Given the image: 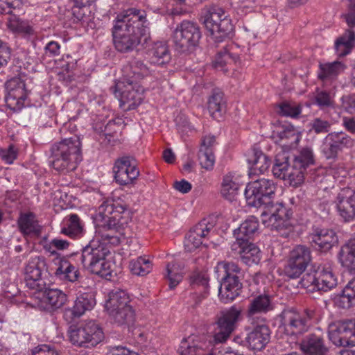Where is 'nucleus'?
I'll use <instances>...</instances> for the list:
<instances>
[{"instance_id":"obj_50","label":"nucleus","mask_w":355,"mask_h":355,"mask_svg":"<svg viewBox=\"0 0 355 355\" xmlns=\"http://www.w3.org/2000/svg\"><path fill=\"white\" fill-rule=\"evenodd\" d=\"M69 242L67 240L55 238L44 245V250L51 254H55L56 250H64L69 246Z\"/></svg>"},{"instance_id":"obj_38","label":"nucleus","mask_w":355,"mask_h":355,"mask_svg":"<svg viewBox=\"0 0 355 355\" xmlns=\"http://www.w3.org/2000/svg\"><path fill=\"white\" fill-rule=\"evenodd\" d=\"M130 302L129 295L124 291H112L109 293V297L106 301L105 308L107 312H109L130 306Z\"/></svg>"},{"instance_id":"obj_34","label":"nucleus","mask_w":355,"mask_h":355,"mask_svg":"<svg viewBox=\"0 0 355 355\" xmlns=\"http://www.w3.org/2000/svg\"><path fill=\"white\" fill-rule=\"evenodd\" d=\"M240 187L239 178L233 173L226 174L221 184V195L228 200H233Z\"/></svg>"},{"instance_id":"obj_30","label":"nucleus","mask_w":355,"mask_h":355,"mask_svg":"<svg viewBox=\"0 0 355 355\" xmlns=\"http://www.w3.org/2000/svg\"><path fill=\"white\" fill-rule=\"evenodd\" d=\"M41 292L42 300L46 303V308L49 309H58L63 306L67 301V295L60 289L47 288L44 286Z\"/></svg>"},{"instance_id":"obj_9","label":"nucleus","mask_w":355,"mask_h":355,"mask_svg":"<svg viewBox=\"0 0 355 355\" xmlns=\"http://www.w3.org/2000/svg\"><path fill=\"white\" fill-rule=\"evenodd\" d=\"M68 335L71 343L79 347L95 346L103 339V333L94 321L80 326H70Z\"/></svg>"},{"instance_id":"obj_37","label":"nucleus","mask_w":355,"mask_h":355,"mask_svg":"<svg viewBox=\"0 0 355 355\" xmlns=\"http://www.w3.org/2000/svg\"><path fill=\"white\" fill-rule=\"evenodd\" d=\"M7 27L13 33L26 37L33 33V29L28 21H24L15 15L9 14L7 18Z\"/></svg>"},{"instance_id":"obj_6","label":"nucleus","mask_w":355,"mask_h":355,"mask_svg":"<svg viewBox=\"0 0 355 355\" xmlns=\"http://www.w3.org/2000/svg\"><path fill=\"white\" fill-rule=\"evenodd\" d=\"M206 29L217 42L222 41L233 30L231 19L222 8L211 6L202 16Z\"/></svg>"},{"instance_id":"obj_53","label":"nucleus","mask_w":355,"mask_h":355,"mask_svg":"<svg viewBox=\"0 0 355 355\" xmlns=\"http://www.w3.org/2000/svg\"><path fill=\"white\" fill-rule=\"evenodd\" d=\"M279 109L280 113L285 116L296 117L301 113L300 105L287 102L281 104Z\"/></svg>"},{"instance_id":"obj_36","label":"nucleus","mask_w":355,"mask_h":355,"mask_svg":"<svg viewBox=\"0 0 355 355\" xmlns=\"http://www.w3.org/2000/svg\"><path fill=\"white\" fill-rule=\"evenodd\" d=\"M114 323L119 326L132 325L135 320V313L131 305L108 312Z\"/></svg>"},{"instance_id":"obj_59","label":"nucleus","mask_w":355,"mask_h":355,"mask_svg":"<svg viewBox=\"0 0 355 355\" xmlns=\"http://www.w3.org/2000/svg\"><path fill=\"white\" fill-rule=\"evenodd\" d=\"M10 49L6 43L0 40V69L6 66L10 59Z\"/></svg>"},{"instance_id":"obj_43","label":"nucleus","mask_w":355,"mask_h":355,"mask_svg":"<svg viewBox=\"0 0 355 355\" xmlns=\"http://www.w3.org/2000/svg\"><path fill=\"white\" fill-rule=\"evenodd\" d=\"M129 268L132 274L144 276L150 272L153 264L146 257H139L136 259L130 261Z\"/></svg>"},{"instance_id":"obj_64","label":"nucleus","mask_w":355,"mask_h":355,"mask_svg":"<svg viewBox=\"0 0 355 355\" xmlns=\"http://www.w3.org/2000/svg\"><path fill=\"white\" fill-rule=\"evenodd\" d=\"M110 355H139V354L129 350L128 348L122 346L114 347L110 352Z\"/></svg>"},{"instance_id":"obj_8","label":"nucleus","mask_w":355,"mask_h":355,"mask_svg":"<svg viewBox=\"0 0 355 355\" xmlns=\"http://www.w3.org/2000/svg\"><path fill=\"white\" fill-rule=\"evenodd\" d=\"M201 38V32L195 22L184 20L177 25L173 33V41L180 52H187L196 47Z\"/></svg>"},{"instance_id":"obj_32","label":"nucleus","mask_w":355,"mask_h":355,"mask_svg":"<svg viewBox=\"0 0 355 355\" xmlns=\"http://www.w3.org/2000/svg\"><path fill=\"white\" fill-rule=\"evenodd\" d=\"M208 110L211 116L216 119L220 118L226 110V101L224 94L218 89L213 90L208 99Z\"/></svg>"},{"instance_id":"obj_16","label":"nucleus","mask_w":355,"mask_h":355,"mask_svg":"<svg viewBox=\"0 0 355 355\" xmlns=\"http://www.w3.org/2000/svg\"><path fill=\"white\" fill-rule=\"evenodd\" d=\"M354 144V139L346 133L334 132L329 133L324 138L322 150L327 159H333L344 148H351Z\"/></svg>"},{"instance_id":"obj_49","label":"nucleus","mask_w":355,"mask_h":355,"mask_svg":"<svg viewBox=\"0 0 355 355\" xmlns=\"http://www.w3.org/2000/svg\"><path fill=\"white\" fill-rule=\"evenodd\" d=\"M277 135L281 140H291V144L297 142L299 139L297 130L291 125H285L281 127V130L277 132Z\"/></svg>"},{"instance_id":"obj_23","label":"nucleus","mask_w":355,"mask_h":355,"mask_svg":"<svg viewBox=\"0 0 355 355\" xmlns=\"http://www.w3.org/2000/svg\"><path fill=\"white\" fill-rule=\"evenodd\" d=\"M300 349L305 355H327V348L320 330L304 337L300 343Z\"/></svg>"},{"instance_id":"obj_18","label":"nucleus","mask_w":355,"mask_h":355,"mask_svg":"<svg viewBox=\"0 0 355 355\" xmlns=\"http://www.w3.org/2000/svg\"><path fill=\"white\" fill-rule=\"evenodd\" d=\"M116 182L121 185L132 183L139 175L135 160L131 157L118 159L113 167Z\"/></svg>"},{"instance_id":"obj_42","label":"nucleus","mask_w":355,"mask_h":355,"mask_svg":"<svg viewBox=\"0 0 355 355\" xmlns=\"http://www.w3.org/2000/svg\"><path fill=\"white\" fill-rule=\"evenodd\" d=\"M18 225L20 230L24 234H29L33 233L38 235L41 232V227L33 213L29 212L21 214L18 220Z\"/></svg>"},{"instance_id":"obj_19","label":"nucleus","mask_w":355,"mask_h":355,"mask_svg":"<svg viewBox=\"0 0 355 355\" xmlns=\"http://www.w3.org/2000/svg\"><path fill=\"white\" fill-rule=\"evenodd\" d=\"M339 216L345 221L355 219V190L345 187L338 193L334 201Z\"/></svg>"},{"instance_id":"obj_51","label":"nucleus","mask_w":355,"mask_h":355,"mask_svg":"<svg viewBox=\"0 0 355 355\" xmlns=\"http://www.w3.org/2000/svg\"><path fill=\"white\" fill-rule=\"evenodd\" d=\"M333 177L330 175H321L318 173L313 178V182L319 190L327 191L334 187Z\"/></svg>"},{"instance_id":"obj_24","label":"nucleus","mask_w":355,"mask_h":355,"mask_svg":"<svg viewBox=\"0 0 355 355\" xmlns=\"http://www.w3.org/2000/svg\"><path fill=\"white\" fill-rule=\"evenodd\" d=\"M311 242L320 250L327 251L338 242L336 232L329 229H317L310 236Z\"/></svg>"},{"instance_id":"obj_61","label":"nucleus","mask_w":355,"mask_h":355,"mask_svg":"<svg viewBox=\"0 0 355 355\" xmlns=\"http://www.w3.org/2000/svg\"><path fill=\"white\" fill-rule=\"evenodd\" d=\"M20 0H0V14H10L11 8L19 6Z\"/></svg>"},{"instance_id":"obj_28","label":"nucleus","mask_w":355,"mask_h":355,"mask_svg":"<svg viewBox=\"0 0 355 355\" xmlns=\"http://www.w3.org/2000/svg\"><path fill=\"white\" fill-rule=\"evenodd\" d=\"M259 222L256 217L251 216L243 222L239 227L234 230V236L237 243L250 241V239L257 233Z\"/></svg>"},{"instance_id":"obj_14","label":"nucleus","mask_w":355,"mask_h":355,"mask_svg":"<svg viewBox=\"0 0 355 355\" xmlns=\"http://www.w3.org/2000/svg\"><path fill=\"white\" fill-rule=\"evenodd\" d=\"M311 259V250L305 245H297L290 252L284 272L291 279L299 277L305 270Z\"/></svg>"},{"instance_id":"obj_58","label":"nucleus","mask_w":355,"mask_h":355,"mask_svg":"<svg viewBox=\"0 0 355 355\" xmlns=\"http://www.w3.org/2000/svg\"><path fill=\"white\" fill-rule=\"evenodd\" d=\"M229 59H232L234 62H236L239 59V55L231 53L229 49H225L223 51H220L218 53V58L216 60V65L219 64L222 66L227 62Z\"/></svg>"},{"instance_id":"obj_20","label":"nucleus","mask_w":355,"mask_h":355,"mask_svg":"<svg viewBox=\"0 0 355 355\" xmlns=\"http://www.w3.org/2000/svg\"><path fill=\"white\" fill-rule=\"evenodd\" d=\"M214 225L207 219H203L196 225L185 236L184 248L187 252H193L203 243L204 239L213 230Z\"/></svg>"},{"instance_id":"obj_1","label":"nucleus","mask_w":355,"mask_h":355,"mask_svg":"<svg viewBox=\"0 0 355 355\" xmlns=\"http://www.w3.org/2000/svg\"><path fill=\"white\" fill-rule=\"evenodd\" d=\"M125 205L119 202H103L97 210L96 222L99 227L110 232L101 235L103 241L96 239L89 241L82 250L81 261L83 266L92 273L108 279L112 276L113 264L107 259L110 250L106 244L116 246L121 243L118 232H112L123 223L121 214L127 211Z\"/></svg>"},{"instance_id":"obj_54","label":"nucleus","mask_w":355,"mask_h":355,"mask_svg":"<svg viewBox=\"0 0 355 355\" xmlns=\"http://www.w3.org/2000/svg\"><path fill=\"white\" fill-rule=\"evenodd\" d=\"M17 148L14 145H10L7 148L0 150V157L7 164H11L17 159Z\"/></svg>"},{"instance_id":"obj_25","label":"nucleus","mask_w":355,"mask_h":355,"mask_svg":"<svg viewBox=\"0 0 355 355\" xmlns=\"http://www.w3.org/2000/svg\"><path fill=\"white\" fill-rule=\"evenodd\" d=\"M233 250H239V253L243 263L247 265L257 264L259 263L261 254L257 246L250 241H244L243 243H234L232 245Z\"/></svg>"},{"instance_id":"obj_11","label":"nucleus","mask_w":355,"mask_h":355,"mask_svg":"<svg viewBox=\"0 0 355 355\" xmlns=\"http://www.w3.org/2000/svg\"><path fill=\"white\" fill-rule=\"evenodd\" d=\"M284 320L286 331L291 334H302L306 332L316 320L315 310L308 308L302 312L287 311L284 313Z\"/></svg>"},{"instance_id":"obj_15","label":"nucleus","mask_w":355,"mask_h":355,"mask_svg":"<svg viewBox=\"0 0 355 355\" xmlns=\"http://www.w3.org/2000/svg\"><path fill=\"white\" fill-rule=\"evenodd\" d=\"M247 331L245 343L250 349L253 350H261L268 343L270 338V331L266 324L265 320H260L259 322H248L245 327Z\"/></svg>"},{"instance_id":"obj_56","label":"nucleus","mask_w":355,"mask_h":355,"mask_svg":"<svg viewBox=\"0 0 355 355\" xmlns=\"http://www.w3.org/2000/svg\"><path fill=\"white\" fill-rule=\"evenodd\" d=\"M134 76L130 77V79H135L138 81V79H141L144 76H146L149 73L148 67L142 62L137 60L135 62L132 67Z\"/></svg>"},{"instance_id":"obj_7","label":"nucleus","mask_w":355,"mask_h":355,"mask_svg":"<svg viewBox=\"0 0 355 355\" xmlns=\"http://www.w3.org/2000/svg\"><path fill=\"white\" fill-rule=\"evenodd\" d=\"M111 89L119 98L120 107L124 111L135 109L144 98V89L135 79L123 78Z\"/></svg>"},{"instance_id":"obj_47","label":"nucleus","mask_w":355,"mask_h":355,"mask_svg":"<svg viewBox=\"0 0 355 355\" xmlns=\"http://www.w3.org/2000/svg\"><path fill=\"white\" fill-rule=\"evenodd\" d=\"M198 159L201 166L207 170L213 168L215 163L214 153L211 150L200 148L198 153Z\"/></svg>"},{"instance_id":"obj_48","label":"nucleus","mask_w":355,"mask_h":355,"mask_svg":"<svg viewBox=\"0 0 355 355\" xmlns=\"http://www.w3.org/2000/svg\"><path fill=\"white\" fill-rule=\"evenodd\" d=\"M200 349L193 343V338L189 337L183 339L178 349L180 355H197Z\"/></svg>"},{"instance_id":"obj_41","label":"nucleus","mask_w":355,"mask_h":355,"mask_svg":"<svg viewBox=\"0 0 355 355\" xmlns=\"http://www.w3.org/2000/svg\"><path fill=\"white\" fill-rule=\"evenodd\" d=\"M354 32L351 30H347L335 43V49L337 55L339 57H343L349 53L354 46Z\"/></svg>"},{"instance_id":"obj_31","label":"nucleus","mask_w":355,"mask_h":355,"mask_svg":"<svg viewBox=\"0 0 355 355\" xmlns=\"http://www.w3.org/2000/svg\"><path fill=\"white\" fill-rule=\"evenodd\" d=\"M318 291H327L335 287L337 279L333 273L330 263L320 265L317 268Z\"/></svg>"},{"instance_id":"obj_21","label":"nucleus","mask_w":355,"mask_h":355,"mask_svg":"<svg viewBox=\"0 0 355 355\" xmlns=\"http://www.w3.org/2000/svg\"><path fill=\"white\" fill-rule=\"evenodd\" d=\"M96 304V300L92 293H85L77 297L74 305L64 310V318L71 322L74 318L82 316L87 311L92 310Z\"/></svg>"},{"instance_id":"obj_13","label":"nucleus","mask_w":355,"mask_h":355,"mask_svg":"<svg viewBox=\"0 0 355 355\" xmlns=\"http://www.w3.org/2000/svg\"><path fill=\"white\" fill-rule=\"evenodd\" d=\"M328 336L336 346H355V320L337 321L330 324Z\"/></svg>"},{"instance_id":"obj_35","label":"nucleus","mask_w":355,"mask_h":355,"mask_svg":"<svg viewBox=\"0 0 355 355\" xmlns=\"http://www.w3.org/2000/svg\"><path fill=\"white\" fill-rule=\"evenodd\" d=\"M55 264L58 268L55 271V275L57 277L63 280H68L71 282H74L78 279L79 272L76 267L72 265L67 259H58Z\"/></svg>"},{"instance_id":"obj_12","label":"nucleus","mask_w":355,"mask_h":355,"mask_svg":"<svg viewBox=\"0 0 355 355\" xmlns=\"http://www.w3.org/2000/svg\"><path fill=\"white\" fill-rule=\"evenodd\" d=\"M241 317V309L235 306L221 311L216 322L217 331L214 336V341L216 344L226 342L236 329Z\"/></svg>"},{"instance_id":"obj_5","label":"nucleus","mask_w":355,"mask_h":355,"mask_svg":"<svg viewBox=\"0 0 355 355\" xmlns=\"http://www.w3.org/2000/svg\"><path fill=\"white\" fill-rule=\"evenodd\" d=\"M218 272L223 273L222 283L219 287V297L224 303H229L238 297L242 289L239 277L241 270L234 262H221L216 267Z\"/></svg>"},{"instance_id":"obj_22","label":"nucleus","mask_w":355,"mask_h":355,"mask_svg":"<svg viewBox=\"0 0 355 355\" xmlns=\"http://www.w3.org/2000/svg\"><path fill=\"white\" fill-rule=\"evenodd\" d=\"M271 297L269 295L261 294L252 298L248 305L247 311V321L254 322L265 320L264 318L257 316L259 313H266L272 309Z\"/></svg>"},{"instance_id":"obj_29","label":"nucleus","mask_w":355,"mask_h":355,"mask_svg":"<svg viewBox=\"0 0 355 355\" xmlns=\"http://www.w3.org/2000/svg\"><path fill=\"white\" fill-rule=\"evenodd\" d=\"M250 165V175H257L268 171L271 160L261 150L254 149L250 157L248 159Z\"/></svg>"},{"instance_id":"obj_52","label":"nucleus","mask_w":355,"mask_h":355,"mask_svg":"<svg viewBox=\"0 0 355 355\" xmlns=\"http://www.w3.org/2000/svg\"><path fill=\"white\" fill-rule=\"evenodd\" d=\"M315 103L320 108L333 106L334 101L329 93L325 91H318L314 98Z\"/></svg>"},{"instance_id":"obj_55","label":"nucleus","mask_w":355,"mask_h":355,"mask_svg":"<svg viewBox=\"0 0 355 355\" xmlns=\"http://www.w3.org/2000/svg\"><path fill=\"white\" fill-rule=\"evenodd\" d=\"M342 297L347 300L349 305H355V278L349 282L344 288Z\"/></svg>"},{"instance_id":"obj_10","label":"nucleus","mask_w":355,"mask_h":355,"mask_svg":"<svg viewBox=\"0 0 355 355\" xmlns=\"http://www.w3.org/2000/svg\"><path fill=\"white\" fill-rule=\"evenodd\" d=\"M305 171L306 169L295 166L294 163L291 165L286 153L276 155L272 173L275 177L288 181L291 186H300L304 182Z\"/></svg>"},{"instance_id":"obj_2","label":"nucleus","mask_w":355,"mask_h":355,"mask_svg":"<svg viewBox=\"0 0 355 355\" xmlns=\"http://www.w3.org/2000/svg\"><path fill=\"white\" fill-rule=\"evenodd\" d=\"M276 191V184L268 179H259L249 183L245 190L248 206L262 207L261 212L263 224L270 230L279 231L286 226L288 219L286 208L282 203L270 200Z\"/></svg>"},{"instance_id":"obj_62","label":"nucleus","mask_w":355,"mask_h":355,"mask_svg":"<svg viewBox=\"0 0 355 355\" xmlns=\"http://www.w3.org/2000/svg\"><path fill=\"white\" fill-rule=\"evenodd\" d=\"M60 45L58 42L51 41L44 47V55L49 57H55L60 54Z\"/></svg>"},{"instance_id":"obj_46","label":"nucleus","mask_w":355,"mask_h":355,"mask_svg":"<svg viewBox=\"0 0 355 355\" xmlns=\"http://www.w3.org/2000/svg\"><path fill=\"white\" fill-rule=\"evenodd\" d=\"M317 270L304 274L300 280L301 286L309 292L318 291Z\"/></svg>"},{"instance_id":"obj_33","label":"nucleus","mask_w":355,"mask_h":355,"mask_svg":"<svg viewBox=\"0 0 355 355\" xmlns=\"http://www.w3.org/2000/svg\"><path fill=\"white\" fill-rule=\"evenodd\" d=\"M345 69V65L339 61L327 62L319 64L318 77L324 83L331 81L342 73Z\"/></svg>"},{"instance_id":"obj_17","label":"nucleus","mask_w":355,"mask_h":355,"mask_svg":"<svg viewBox=\"0 0 355 355\" xmlns=\"http://www.w3.org/2000/svg\"><path fill=\"white\" fill-rule=\"evenodd\" d=\"M46 268L45 260L41 257L31 258L24 269L25 282L26 286L36 291H42L45 286L42 279V274Z\"/></svg>"},{"instance_id":"obj_27","label":"nucleus","mask_w":355,"mask_h":355,"mask_svg":"<svg viewBox=\"0 0 355 355\" xmlns=\"http://www.w3.org/2000/svg\"><path fill=\"white\" fill-rule=\"evenodd\" d=\"M338 260L350 274L355 275V238L349 239L341 247L338 253Z\"/></svg>"},{"instance_id":"obj_45","label":"nucleus","mask_w":355,"mask_h":355,"mask_svg":"<svg viewBox=\"0 0 355 355\" xmlns=\"http://www.w3.org/2000/svg\"><path fill=\"white\" fill-rule=\"evenodd\" d=\"M166 277L169 281V288L173 289L182 279V272L180 266L176 263H171L166 265Z\"/></svg>"},{"instance_id":"obj_39","label":"nucleus","mask_w":355,"mask_h":355,"mask_svg":"<svg viewBox=\"0 0 355 355\" xmlns=\"http://www.w3.org/2000/svg\"><path fill=\"white\" fill-rule=\"evenodd\" d=\"M83 231V227L80 219L79 216L75 214H71L68 218H65L61 229V233L71 238L80 236Z\"/></svg>"},{"instance_id":"obj_44","label":"nucleus","mask_w":355,"mask_h":355,"mask_svg":"<svg viewBox=\"0 0 355 355\" xmlns=\"http://www.w3.org/2000/svg\"><path fill=\"white\" fill-rule=\"evenodd\" d=\"M293 163L301 168L306 169V168L314 163V155L313 150L309 147L302 148L299 154L296 155Z\"/></svg>"},{"instance_id":"obj_3","label":"nucleus","mask_w":355,"mask_h":355,"mask_svg":"<svg viewBox=\"0 0 355 355\" xmlns=\"http://www.w3.org/2000/svg\"><path fill=\"white\" fill-rule=\"evenodd\" d=\"M146 14L136 8H130L118 13L112 21L111 29L116 49L121 53L135 50L141 44L148 43Z\"/></svg>"},{"instance_id":"obj_26","label":"nucleus","mask_w":355,"mask_h":355,"mask_svg":"<svg viewBox=\"0 0 355 355\" xmlns=\"http://www.w3.org/2000/svg\"><path fill=\"white\" fill-rule=\"evenodd\" d=\"M147 58L151 64L164 65L171 60V53L166 42H157L147 50Z\"/></svg>"},{"instance_id":"obj_57","label":"nucleus","mask_w":355,"mask_h":355,"mask_svg":"<svg viewBox=\"0 0 355 355\" xmlns=\"http://www.w3.org/2000/svg\"><path fill=\"white\" fill-rule=\"evenodd\" d=\"M331 123L320 118L315 119L312 122V129L317 134L326 133L330 130Z\"/></svg>"},{"instance_id":"obj_40","label":"nucleus","mask_w":355,"mask_h":355,"mask_svg":"<svg viewBox=\"0 0 355 355\" xmlns=\"http://www.w3.org/2000/svg\"><path fill=\"white\" fill-rule=\"evenodd\" d=\"M8 91V100H25L26 93L25 90V83L19 78H13L6 83Z\"/></svg>"},{"instance_id":"obj_60","label":"nucleus","mask_w":355,"mask_h":355,"mask_svg":"<svg viewBox=\"0 0 355 355\" xmlns=\"http://www.w3.org/2000/svg\"><path fill=\"white\" fill-rule=\"evenodd\" d=\"M32 355H59V354L49 345H40L32 349Z\"/></svg>"},{"instance_id":"obj_4","label":"nucleus","mask_w":355,"mask_h":355,"mask_svg":"<svg viewBox=\"0 0 355 355\" xmlns=\"http://www.w3.org/2000/svg\"><path fill=\"white\" fill-rule=\"evenodd\" d=\"M53 168L58 171H71L82 160L81 142L75 135L54 144L51 148Z\"/></svg>"},{"instance_id":"obj_63","label":"nucleus","mask_w":355,"mask_h":355,"mask_svg":"<svg viewBox=\"0 0 355 355\" xmlns=\"http://www.w3.org/2000/svg\"><path fill=\"white\" fill-rule=\"evenodd\" d=\"M342 105L346 111L350 113L355 112V96H347L343 97Z\"/></svg>"}]
</instances>
